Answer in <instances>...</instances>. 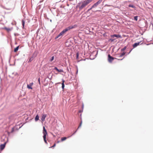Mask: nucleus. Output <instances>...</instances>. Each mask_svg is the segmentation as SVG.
Wrapping results in <instances>:
<instances>
[{
  "label": "nucleus",
  "mask_w": 153,
  "mask_h": 153,
  "mask_svg": "<svg viewBox=\"0 0 153 153\" xmlns=\"http://www.w3.org/2000/svg\"><path fill=\"white\" fill-rule=\"evenodd\" d=\"M93 0H85L79 3L76 6L77 8H79L80 10H81L85 7Z\"/></svg>",
  "instance_id": "1"
},
{
  "label": "nucleus",
  "mask_w": 153,
  "mask_h": 153,
  "mask_svg": "<svg viewBox=\"0 0 153 153\" xmlns=\"http://www.w3.org/2000/svg\"><path fill=\"white\" fill-rule=\"evenodd\" d=\"M77 26L76 25H74L73 26H69L68 27H67L65 29L63 30L60 33H61L62 35L63 36V35H64L65 33L68 31V30L73 29L74 28H75Z\"/></svg>",
  "instance_id": "2"
},
{
  "label": "nucleus",
  "mask_w": 153,
  "mask_h": 153,
  "mask_svg": "<svg viewBox=\"0 0 153 153\" xmlns=\"http://www.w3.org/2000/svg\"><path fill=\"white\" fill-rule=\"evenodd\" d=\"M43 137L44 141L46 144H47L48 143L47 140H46V135H47L48 134L47 131L44 126L43 127Z\"/></svg>",
  "instance_id": "3"
},
{
  "label": "nucleus",
  "mask_w": 153,
  "mask_h": 153,
  "mask_svg": "<svg viewBox=\"0 0 153 153\" xmlns=\"http://www.w3.org/2000/svg\"><path fill=\"white\" fill-rule=\"evenodd\" d=\"M102 0H99L92 6V8H94L97 7L98 5L102 2Z\"/></svg>",
  "instance_id": "4"
},
{
  "label": "nucleus",
  "mask_w": 153,
  "mask_h": 153,
  "mask_svg": "<svg viewBox=\"0 0 153 153\" xmlns=\"http://www.w3.org/2000/svg\"><path fill=\"white\" fill-rule=\"evenodd\" d=\"M114 59V58L111 56L110 54H108V60L109 62H111Z\"/></svg>",
  "instance_id": "5"
},
{
  "label": "nucleus",
  "mask_w": 153,
  "mask_h": 153,
  "mask_svg": "<svg viewBox=\"0 0 153 153\" xmlns=\"http://www.w3.org/2000/svg\"><path fill=\"white\" fill-rule=\"evenodd\" d=\"M33 82H31L29 84H27V88L29 89H32L33 88L32 87L33 85Z\"/></svg>",
  "instance_id": "6"
},
{
  "label": "nucleus",
  "mask_w": 153,
  "mask_h": 153,
  "mask_svg": "<svg viewBox=\"0 0 153 153\" xmlns=\"http://www.w3.org/2000/svg\"><path fill=\"white\" fill-rule=\"evenodd\" d=\"M6 143H5L4 144H1L0 146V150L1 151H2V150H3L5 146H6Z\"/></svg>",
  "instance_id": "7"
},
{
  "label": "nucleus",
  "mask_w": 153,
  "mask_h": 153,
  "mask_svg": "<svg viewBox=\"0 0 153 153\" xmlns=\"http://www.w3.org/2000/svg\"><path fill=\"white\" fill-rule=\"evenodd\" d=\"M2 29H3L5 30H6V31L8 32H9L10 31L12 30H13V27H11V28H7L6 27H4V28H3Z\"/></svg>",
  "instance_id": "8"
},
{
  "label": "nucleus",
  "mask_w": 153,
  "mask_h": 153,
  "mask_svg": "<svg viewBox=\"0 0 153 153\" xmlns=\"http://www.w3.org/2000/svg\"><path fill=\"white\" fill-rule=\"evenodd\" d=\"M47 116V115L45 114H43L42 116L41 120L42 121H44L45 119Z\"/></svg>",
  "instance_id": "9"
},
{
  "label": "nucleus",
  "mask_w": 153,
  "mask_h": 153,
  "mask_svg": "<svg viewBox=\"0 0 153 153\" xmlns=\"http://www.w3.org/2000/svg\"><path fill=\"white\" fill-rule=\"evenodd\" d=\"M111 37L113 38L114 37L120 38H121V36L120 35L117 34H114V35H111Z\"/></svg>",
  "instance_id": "10"
},
{
  "label": "nucleus",
  "mask_w": 153,
  "mask_h": 153,
  "mask_svg": "<svg viewBox=\"0 0 153 153\" xmlns=\"http://www.w3.org/2000/svg\"><path fill=\"white\" fill-rule=\"evenodd\" d=\"M140 44V42L136 43L134 44L133 45V46L134 48L136 47L138 45H139Z\"/></svg>",
  "instance_id": "11"
},
{
  "label": "nucleus",
  "mask_w": 153,
  "mask_h": 153,
  "mask_svg": "<svg viewBox=\"0 0 153 153\" xmlns=\"http://www.w3.org/2000/svg\"><path fill=\"white\" fill-rule=\"evenodd\" d=\"M62 89L63 90L64 89V87H65V85L64 84V82H65V80H62Z\"/></svg>",
  "instance_id": "12"
},
{
  "label": "nucleus",
  "mask_w": 153,
  "mask_h": 153,
  "mask_svg": "<svg viewBox=\"0 0 153 153\" xmlns=\"http://www.w3.org/2000/svg\"><path fill=\"white\" fill-rule=\"evenodd\" d=\"M19 46H18L17 47H16V48L14 49V52H16L18 51V49H19Z\"/></svg>",
  "instance_id": "13"
},
{
  "label": "nucleus",
  "mask_w": 153,
  "mask_h": 153,
  "mask_svg": "<svg viewBox=\"0 0 153 153\" xmlns=\"http://www.w3.org/2000/svg\"><path fill=\"white\" fill-rule=\"evenodd\" d=\"M39 116H38V115H37L36 116L35 118V121H38L39 120Z\"/></svg>",
  "instance_id": "14"
},
{
  "label": "nucleus",
  "mask_w": 153,
  "mask_h": 153,
  "mask_svg": "<svg viewBox=\"0 0 153 153\" xmlns=\"http://www.w3.org/2000/svg\"><path fill=\"white\" fill-rule=\"evenodd\" d=\"M25 23V21H24V20H22V26H23L22 28H24Z\"/></svg>",
  "instance_id": "15"
},
{
  "label": "nucleus",
  "mask_w": 153,
  "mask_h": 153,
  "mask_svg": "<svg viewBox=\"0 0 153 153\" xmlns=\"http://www.w3.org/2000/svg\"><path fill=\"white\" fill-rule=\"evenodd\" d=\"M125 53H125L124 52H123V53H121L119 57H122L123 56H124L125 55Z\"/></svg>",
  "instance_id": "16"
},
{
  "label": "nucleus",
  "mask_w": 153,
  "mask_h": 153,
  "mask_svg": "<svg viewBox=\"0 0 153 153\" xmlns=\"http://www.w3.org/2000/svg\"><path fill=\"white\" fill-rule=\"evenodd\" d=\"M67 138L66 137H64L61 138V141H63L67 139Z\"/></svg>",
  "instance_id": "17"
},
{
  "label": "nucleus",
  "mask_w": 153,
  "mask_h": 153,
  "mask_svg": "<svg viewBox=\"0 0 153 153\" xmlns=\"http://www.w3.org/2000/svg\"><path fill=\"white\" fill-rule=\"evenodd\" d=\"M62 34H61V33H60L56 37V39H57L58 38H59V37L61 36L60 37V38H61L62 37Z\"/></svg>",
  "instance_id": "18"
},
{
  "label": "nucleus",
  "mask_w": 153,
  "mask_h": 153,
  "mask_svg": "<svg viewBox=\"0 0 153 153\" xmlns=\"http://www.w3.org/2000/svg\"><path fill=\"white\" fill-rule=\"evenodd\" d=\"M126 46L124 47V48H122L121 49V51H123L126 49Z\"/></svg>",
  "instance_id": "19"
},
{
  "label": "nucleus",
  "mask_w": 153,
  "mask_h": 153,
  "mask_svg": "<svg viewBox=\"0 0 153 153\" xmlns=\"http://www.w3.org/2000/svg\"><path fill=\"white\" fill-rule=\"evenodd\" d=\"M128 7H132L133 8H135V7L133 5H131V4L129 5H128Z\"/></svg>",
  "instance_id": "20"
},
{
  "label": "nucleus",
  "mask_w": 153,
  "mask_h": 153,
  "mask_svg": "<svg viewBox=\"0 0 153 153\" xmlns=\"http://www.w3.org/2000/svg\"><path fill=\"white\" fill-rule=\"evenodd\" d=\"M138 17V16H134V20L136 21H137Z\"/></svg>",
  "instance_id": "21"
},
{
  "label": "nucleus",
  "mask_w": 153,
  "mask_h": 153,
  "mask_svg": "<svg viewBox=\"0 0 153 153\" xmlns=\"http://www.w3.org/2000/svg\"><path fill=\"white\" fill-rule=\"evenodd\" d=\"M54 56H52L51 57V59L50 60V62H51L54 59Z\"/></svg>",
  "instance_id": "22"
},
{
  "label": "nucleus",
  "mask_w": 153,
  "mask_h": 153,
  "mask_svg": "<svg viewBox=\"0 0 153 153\" xmlns=\"http://www.w3.org/2000/svg\"><path fill=\"white\" fill-rule=\"evenodd\" d=\"M82 121L81 120V122H80V123L79 124V126H78V128L79 127H81V126L82 124Z\"/></svg>",
  "instance_id": "23"
},
{
  "label": "nucleus",
  "mask_w": 153,
  "mask_h": 153,
  "mask_svg": "<svg viewBox=\"0 0 153 153\" xmlns=\"http://www.w3.org/2000/svg\"><path fill=\"white\" fill-rule=\"evenodd\" d=\"M57 71H58V72H63V71L62 69H60V70L59 69Z\"/></svg>",
  "instance_id": "24"
},
{
  "label": "nucleus",
  "mask_w": 153,
  "mask_h": 153,
  "mask_svg": "<svg viewBox=\"0 0 153 153\" xmlns=\"http://www.w3.org/2000/svg\"><path fill=\"white\" fill-rule=\"evenodd\" d=\"M56 143H55L54 145H53V146H51V148H53V147H55L56 146Z\"/></svg>",
  "instance_id": "25"
},
{
  "label": "nucleus",
  "mask_w": 153,
  "mask_h": 153,
  "mask_svg": "<svg viewBox=\"0 0 153 153\" xmlns=\"http://www.w3.org/2000/svg\"><path fill=\"white\" fill-rule=\"evenodd\" d=\"M54 69L56 70L57 71L59 69H58L56 67H55Z\"/></svg>",
  "instance_id": "26"
},
{
  "label": "nucleus",
  "mask_w": 153,
  "mask_h": 153,
  "mask_svg": "<svg viewBox=\"0 0 153 153\" xmlns=\"http://www.w3.org/2000/svg\"><path fill=\"white\" fill-rule=\"evenodd\" d=\"M92 8V7L90 8V9H89L88 10V11H90V10H91L92 9V8Z\"/></svg>",
  "instance_id": "27"
},
{
  "label": "nucleus",
  "mask_w": 153,
  "mask_h": 153,
  "mask_svg": "<svg viewBox=\"0 0 153 153\" xmlns=\"http://www.w3.org/2000/svg\"><path fill=\"white\" fill-rule=\"evenodd\" d=\"M109 41H111V42H113L114 41V39H109Z\"/></svg>",
  "instance_id": "28"
},
{
  "label": "nucleus",
  "mask_w": 153,
  "mask_h": 153,
  "mask_svg": "<svg viewBox=\"0 0 153 153\" xmlns=\"http://www.w3.org/2000/svg\"><path fill=\"white\" fill-rule=\"evenodd\" d=\"M13 131H14V128H13L11 132H13Z\"/></svg>",
  "instance_id": "29"
},
{
  "label": "nucleus",
  "mask_w": 153,
  "mask_h": 153,
  "mask_svg": "<svg viewBox=\"0 0 153 153\" xmlns=\"http://www.w3.org/2000/svg\"><path fill=\"white\" fill-rule=\"evenodd\" d=\"M78 69H77V70H76V74H77V73H78Z\"/></svg>",
  "instance_id": "30"
},
{
  "label": "nucleus",
  "mask_w": 153,
  "mask_h": 153,
  "mask_svg": "<svg viewBox=\"0 0 153 153\" xmlns=\"http://www.w3.org/2000/svg\"><path fill=\"white\" fill-rule=\"evenodd\" d=\"M76 131H75V132H74L73 134H74L76 133Z\"/></svg>",
  "instance_id": "31"
},
{
  "label": "nucleus",
  "mask_w": 153,
  "mask_h": 153,
  "mask_svg": "<svg viewBox=\"0 0 153 153\" xmlns=\"http://www.w3.org/2000/svg\"><path fill=\"white\" fill-rule=\"evenodd\" d=\"M38 81H39V83H40V80H39H39H38Z\"/></svg>",
  "instance_id": "32"
},
{
  "label": "nucleus",
  "mask_w": 153,
  "mask_h": 153,
  "mask_svg": "<svg viewBox=\"0 0 153 153\" xmlns=\"http://www.w3.org/2000/svg\"><path fill=\"white\" fill-rule=\"evenodd\" d=\"M59 141H58L57 142V143H59Z\"/></svg>",
  "instance_id": "33"
},
{
  "label": "nucleus",
  "mask_w": 153,
  "mask_h": 153,
  "mask_svg": "<svg viewBox=\"0 0 153 153\" xmlns=\"http://www.w3.org/2000/svg\"><path fill=\"white\" fill-rule=\"evenodd\" d=\"M121 59L120 60H122V59Z\"/></svg>",
  "instance_id": "34"
},
{
  "label": "nucleus",
  "mask_w": 153,
  "mask_h": 153,
  "mask_svg": "<svg viewBox=\"0 0 153 153\" xmlns=\"http://www.w3.org/2000/svg\"><path fill=\"white\" fill-rule=\"evenodd\" d=\"M69 1H71V0H69Z\"/></svg>",
  "instance_id": "35"
}]
</instances>
